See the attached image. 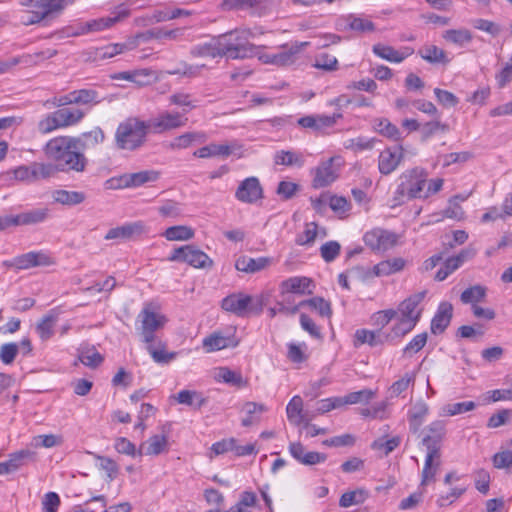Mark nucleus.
<instances>
[{
  "label": "nucleus",
  "mask_w": 512,
  "mask_h": 512,
  "mask_svg": "<svg viewBox=\"0 0 512 512\" xmlns=\"http://www.w3.org/2000/svg\"><path fill=\"white\" fill-rule=\"evenodd\" d=\"M415 381V375L413 373H406L399 380L395 381L389 388L391 397H398L404 391H406Z\"/></svg>",
  "instance_id": "0e129e2a"
},
{
  "label": "nucleus",
  "mask_w": 512,
  "mask_h": 512,
  "mask_svg": "<svg viewBox=\"0 0 512 512\" xmlns=\"http://www.w3.org/2000/svg\"><path fill=\"white\" fill-rule=\"evenodd\" d=\"M45 155L57 163L59 170L83 172L88 160L83 153L82 142L73 136H57L44 147Z\"/></svg>",
  "instance_id": "f257e3e1"
},
{
  "label": "nucleus",
  "mask_w": 512,
  "mask_h": 512,
  "mask_svg": "<svg viewBox=\"0 0 512 512\" xmlns=\"http://www.w3.org/2000/svg\"><path fill=\"white\" fill-rule=\"evenodd\" d=\"M336 157L322 161L312 170L314 175L312 185L314 188H324L329 186L338 178V169L334 166Z\"/></svg>",
  "instance_id": "a211bd4d"
},
{
  "label": "nucleus",
  "mask_w": 512,
  "mask_h": 512,
  "mask_svg": "<svg viewBox=\"0 0 512 512\" xmlns=\"http://www.w3.org/2000/svg\"><path fill=\"white\" fill-rule=\"evenodd\" d=\"M194 234V230L185 225L171 226L163 232V236L168 241H187L192 239Z\"/></svg>",
  "instance_id": "49530a36"
},
{
  "label": "nucleus",
  "mask_w": 512,
  "mask_h": 512,
  "mask_svg": "<svg viewBox=\"0 0 512 512\" xmlns=\"http://www.w3.org/2000/svg\"><path fill=\"white\" fill-rule=\"evenodd\" d=\"M53 264L51 257L43 251H31L15 257L10 266L19 270H26L37 266H49Z\"/></svg>",
  "instance_id": "aec40b11"
},
{
  "label": "nucleus",
  "mask_w": 512,
  "mask_h": 512,
  "mask_svg": "<svg viewBox=\"0 0 512 512\" xmlns=\"http://www.w3.org/2000/svg\"><path fill=\"white\" fill-rule=\"evenodd\" d=\"M340 251V243L334 240L328 241L320 247V255L327 263L334 261L339 256Z\"/></svg>",
  "instance_id": "774afa93"
},
{
  "label": "nucleus",
  "mask_w": 512,
  "mask_h": 512,
  "mask_svg": "<svg viewBox=\"0 0 512 512\" xmlns=\"http://www.w3.org/2000/svg\"><path fill=\"white\" fill-rule=\"evenodd\" d=\"M476 408V403L473 401L457 402L446 404L442 410L446 416H455L472 411Z\"/></svg>",
  "instance_id": "052dcab7"
},
{
  "label": "nucleus",
  "mask_w": 512,
  "mask_h": 512,
  "mask_svg": "<svg viewBox=\"0 0 512 512\" xmlns=\"http://www.w3.org/2000/svg\"><path fill=\"white\" fill-rule=\"evenodd\" d=\"M440 452L427 450L425 457L424 467L422 470L421 485H426L428 482L433 481L437 470L439 468Z\"/></svg>",
  "instance_id": "72a5a7b5"
},
{
  "label": "nucleus",
  "mask_w": 512,
  "mask_h": 512,
  "mask_svg": "<svg viewBox=\"0 0 512 512\" xmlns=\"http://www.w3.org/2000/svg\"><path fill=\"white\" fill-rule=\"evenodd\" d=\"M425 296L426 291H420L404 299L396 310L399 317L419 322L423 311L422 303Z\"/></svg>",
  "instance_id": "2eb2a0df"
},
{
  "label": "nucleus",
  "mask_w": 512,
  "mask_h": 512,
  "mask_svg": "<svg viewBox=\"0 0 512 512\" xmlns=\"http://www.w3.org/2000/svg\"><path fill=\"white\" fill-rule=\"evenodd\" d=\"M429 413V407L426 402L420 400L415 402L408 411V420L410 428L417 431L419 427L425 421L426 416Z\"/></svg>",
  "instance_id": "c9c22d12"
},
{
  "label": "nucleus",
  "mask_w": 512,
  "mask_h": 512,
  "mask_svg": "<svg viewBox=\"0 0 512 512\" xmlns=\"http://www.w3.org/2000/svg\"><path fill=\"white\" fill-rule=\"evenodd\" d=\"M233 152V147L229 144L210 143L194 151L193 156L206 159L212 157H229Z\"/></svg>",
  "instance_id": "2f4dec72"
},
{
  "label": "nucleus",
  "mask_w": 512,
  "mask_h": 512,
  "mask_svg": "<svg viewBox=\"0 0 512 512\" xmlns=\"http://www.w3.org/2000/svg\"><path fill=\"white\" fill-rule=\"evenodd\" d=\"M159 172L155 170H143L135 173H126L124 185H130V188L142 186L146 183L155 182L159 179Z\"/></svg>",
  "instance_id": "e433bc0d"
},
{
  "label": "nucleus",
  "mask_w": 512,
  "mask_h": 512,
  "mask_svg": "<svg viewBox=\"0 0 512 512\" xmlns=\"http://www.w3.org/2000/svg\"><path fill=\"white\" fill-rule=\"evenodd\" d=\"M250 37L249 30H234L219 35L217 38L221 57L235 60L254 56L256 46L249 42Z\"/></svg>",
  "instance_id": "20e7f679"
},
{
  "label": "nucleus",
  "mask_w": 512,
  "mask_h": 512,
  "mask_svg": "<svg viewBox=\"0 0 512 512\" xmlns=\"http://www.w3.org/2000/svg\"><path fill=\"white\" fill-rule=\"evenodd\" d=\"M83 144V151L88 147H94L102 143L105 139L104 132L101 128L96 127L89 132H85L81 137H77Z\"/></svg>",
  "instance_id": "bf43d9fd"
},
{
  "label": "nucleus",
  "mask_w": 512,
  "mask_h": 512,
  "mask_svg": "<svg viewBox=\"0 0 512 512\" xmlns=\"http://www.w3.org/2000/svg\"><path fill=\"white\" fill-rule=\"evenodd\" d=\"M221 307L238 317H247L251 314L259 315L262 312L263 300L261 296H251L239 292L223 298Z\"/></svg>",
  "instance_id": "423d86ee"
},
{
  "label": "nucleus",
  "mask_w": 512,
  "mask_h": 512,
  "mask_svg": "<svg viewBox=\"0 0 512 512\" xmlns=\"http://www.w3.org/2000/svg\"><path fill=\"white\" fill-rule=\"evenodd\" d=\"M309 45L308 42L295 43L292 45H283L280 51L272 54H263L259 59L264 64H271L275 66H288L293 64L298 54Z\"/></svg>",
  "instance_id": "f8f14e48"
},
{
  "label": "nucleus",
  "mask_w": 512,
  "mask_h": 512,
  "mask_svg": "<svg viewBox=\"0 0 512 512\" xmlns=\"http://www.w3.org/2000/svg\"><path fill=\"white\" fill-rule=\"evenodd\" d=\"M235 198L246 204H254L263 198V188L257 177L251 176L240 182Z\"/></svg>",
  "instance_id": "4468645a"
},
{
  "label": "nucleus",
  "mask_w": 512,
  "mask_h": 512,
  "mask_svg": "<svg viewBox=\"0 0 512 512\" xmlns=\"http://www.w3.org/2000/svg\"><path fill=\"white\" fill-rule=\"evenodd\" d=\"M303 401L300 396H294L286 407L287 418L290 423L299 425L303 421L302 416Z\"/></svg>",
  "instance_id": "8fccbe9b"
},
{
  "label": "nucleus",
  "mask_w": 512,
  "mask_h": 512,
  "mask_svg": "<svg viewBox=\"0 0 512 512\" xmlns=\"http://www.w3.org/2000/svg\"><path fill=\"white\" fill-rule=\"evenodd\" d=\"M298 306H309L310 308L318 311L322 317H328L331 315V306L329 302L321 297H314L308 300H303Z\"/></svg>",
  "instance_id": "680f3d73"
},
{
  "label": "nucleus",
  "mask_w": 512,
  "mask_h": 512,
  "mask_svg": "<svg viewBox=\"0 0 512 512\" xmlns=\"http://www.w3.org/2000/svg\"><path fill=\"white\" fill-rule=\"evenodd\" d=\"M396 316L397 311L394 309L380 310L371 315V324L377 327L376 331L382 332V329Z\"/></svg>",
  "instance_id": "4d7b16f0"
},
{
  "label": "nucleus",
  "mask_w": 512,
  "mask_h": 512,
  "mask_svg": "<svg viewBox=\"0 0 512 512\" xmlns=\"http://www.w3.org/2000/svg\"><path fill=\"white\" fill-rule=\"evenodd\" d=\"M52 199L62 205L75 206L84 202L86 196L80 191L59 189L52 192Z\"/></svg>",
  "instance_id": "58836bf2"
},
{
  "label": "nucleus",
  "mask_w": 512,
  "mask_h": 512,
  "mask_svg": "<svg viewBox=\"0 0 512 512\" xmlns=\"http://www.w3.org/2000/svg\"><path fill=\"white\" fill-rule=\"evenodd\" d=\"M79 360L87 367L96 368L103 362V356L95 347H87L80 351Z\"/></svg>",
  "instance_id": "5fc2aeb1"
},
{
  "label": "nucleus",
  "mask_w": 512,
  "mask_h": 512,
  "mask_svg": "<svg viewBox=\"0 0 512 512\" xmlns=\"http://www.w3.org/2000/svg\"><path fill=\"white\" fill-rule=\"evenodd\" d=\"M59 318L58 309L49 310L36 324V333L42 341H47L54 335V327Z\"/></svg>",
  "instance_id": "cd10ccee"
},
{
  "label": "nucleus",
  "mask_w": 512,
  "mask_h": 512,
  "mask_svg": "<svg viewBox=\"0 0 512 512\" xmlns=\"http://www.w3.org/2000/svg\"><path fill=\"white\" fill-rule=\"evenodd\" d=\"M342 118V113L337 112L332 115L312 114L300 117L297 124L305 129H310L316 134H325L329 129L334 127L339 119Z\"/></svg>",
  "instance_id": "ddd939ff"
},
{
  "label": "nucleus",
  "mask_w": 512,
  "mask_h": 512,
  "mask_svg": "<svg viewBox=\"0 0 512 512\" xmlns=\"http://www.w3.org/2000/svg\"><path fill=\"white\" fill-rule=\"evenodd\" d=\"M158 213L163 218L178 219L182 216L181 204L174 200H165L157 208Z\"/></svg>",
  "instance_id": "864d4df0"
},
{
  "label": "nucleus",
  "mask_w": 512,
  "mask_h": 512,
  "mask_svg": "<svg viewBox=\"0 0 512 512\" xmlns=\"http://www.w3.org/2000/svg\"><path fill=\"white\" fill-rule=\"evenodd\" d=\"M404 158V149L401 145L388 147L378 156V170L380 174L387 176L393 173Z\"/></svg>",
  "instance_id": "f3484780"
},
{
  "label": "nucleus",
  "mask_w": 512,
  "mask_h": 512,
  "mask_svg": "<svg viewBox=\"0 0 512 512\" xmlns=\"http://www.w3.org/2000/svg\"><path fill=\"white\" fill-rule=\"evenodd\" d=\"M150 133L147 122L137 117H129L120 122L115 131V145L118 149L134 151L140 148Z\"/></svg>",
  "instance_id": "7ed1b4c3"
},
{
  "label": "nucleus",
  "mask_w": 512,
  "mask_h": 512,
  "mask_svg": "<svg viewBox=\"0 0 512 512\" xmlns=\"http://www.w3.org/2000/svg\"><path fill=\"white\" fill-rule=\"evenodd\" d=\"M318 236L325 237V229H319L315 222H310L305 225L303 233L297 237L296 242L302 246L309 245L312 244Z\"/></svg>",
  "instance_id": "09e8293b"
},
{
  "label": "nucleus",
  "mask_w": 512,
  "mask_h": 512,
  "mask_svg": "<svg viewBox=\"0 0 512 512\" xmlns=\"http://www.w3.org/2000/svg\"><path fill=\"white\" fill-rule=\"evenodd\" d=\"M169 102L183 108L184 113L197 107L196 102L192 99L191 95L184 92H177L169 97Z\"/></svg>",
  "instance_id": "e2e57ef3"
},
{
  "label": "nucleus",
  "mask_w": 512,
  "mask_h": 512,
  "mask_svg": "<svg viewBox=\"0 0 512 512\" xmlns=\"http://www.w3.org/2000/svg\"><path fill=\"white\" fill-rule=\"evenodd\" d=\"M130 15V9L126 4H120L111 11L107 17H101L87 21L80 25L75 35H83L90 32H99L108 29Z\"/></svg>",
  "instance_id": "6e6552de"
},
{
  "label": "nucleus",
  "mask_w": 512,
  "mask_h": 512,
  "mask_svg": "<svg viewBox=\"0 0 512 512\" xmlns=\"http://www.w3.org/2000/svg\"><path fill=\"white\" fill-rule=\"evenodd\" d=\"M427 178L428 172L421 167H414L402 172L394 191V202L403 204L414 199H423Z\"/></svg>",
  "instance_id": "f03ea898"
},
{
  "label": "nucleus",
  "mask_w": 512,
  "mask_h": 512,
  "mask_svg": "<svg viewBox=\"0 0 512 512\" xmlns=\"http://www.w3.org/2000/svg\"><path fill=\"white\" fill-rule=\"evenodd\" d=\"M190 54L193 57H221L220 48L218 46V38L215 37L209 42L193 46L191 48Z\"/></svg>",
  "instance_id": "37998d69"
},
{
  "label": "nucleus",
  "mask_w": 512,
  "mask_h": 512,
  "mask_svg": "<svg viewBox=\"0 0 512 512\" xmlns=\"http://www.w3.org/2000/svg\"><path fill=\"white\" fill-rule=\"evenodd\" d=\"M22 226L36 225L43 223L49 216V209L46 207L33 208L20 213Z\"/></svg>",
  "instance_id": "c03bdc74"
},
{
  "label": "nucleus",
  "mask_w": 512,
  "mask_h": 512,
  "mask_svg": "<svg viewBox=\"0 0 512 512\" xmlns=\"http://www.w3.org/2000/svg\"><path fill=\"white\" fill-rule=\"evenodd\" d=\"M443 38L446 41L462 46L472 40V34L467 29H450L445 31Z\"/></svg>",
  "instance_id": "13d9d810"
},
{
  "label": "nucleus",
  "mask_w": 512,
  "mask_h": 512,
  "mask_svg": "<svg viewBox=\"0 0 512 512\" xmlns=\"http://www.w3.org/2000/svg\"><path fill=\"white\" fill-rule=\"evenodd\" d=\"M283 301L290 303L291 294L305 295L313 293V281L305 276H294L284 280L281 285Z\"/></svg>",
  "instance_id": "dca6fc26"
},
{
  "label": "nucleus",
  "mask_w": 512,
  "mask_h": 512,
  "mask_svg": "<svg viewBox=\"0 0 512 512\" xmlns=\"http://www.w3.org/2000/svg\"><path fill=\"white\" fill-rule=\"evenodd\" d=\"M74 100L76 105L94 106L101 102L99 93L94 89L74 90Z\"/></svg>",
  "instance_id": "3c124183"
},
{
  "label": "nucleus",
  "mask_w": 512,
  "mask_h": 512,
  "mask_svg": "<svg viewBox=\"0 0 512 512\" xmlns=\"http://www.w3.org/2000/svg\"><path fill=\"white\" fill-rule=\"evenodd\" d=\"M487 295V288L483 285L476 284L465 289L461 295L460 300L463 304H470L475 307L478 303L485 300Z\"/></svg>",
  "instance_id": "ea45409f"
},
{
  "label": "nucleus",
  "mask_w": 512,
  "mask_h": 512,
  "mask_svg": "<svg viewBox=\"0 0 512 512\" xmlns=\"http://www.w3.org/2000/svg\"><path fill=\"white\" fill-rule=\"evenodd\" d=\"M453 307L449 302H441L431 320V332L434 335L441 334L450 324Z\"/></svg>",
  "instance_id": "a878e982"
},
{
  "label": "nucleus",
  "mask_w": 512,
  "mask_h": 512,
  "mask_svg": "<svg viewBox=\"0 0 512 512\" xmlns=\"http://www.w3.org/2000/svg\"><path fill=\"white\" fill-rule=\"evenodd\" d=\"M72 0H22L21 5L28 7L21 13L20 22L29 26L41 22L49 14L62 10Z\"/></svg>",
  "instance_id": "39448f33"
},
{
  "label": "nucleus",
  "mask_w": 512,
  "mask_h": 512,
  "mask_svg": "<svg viewBox=\"0 0 512 512\" xmlns=\"http://www.w3.org/2000/svg\"><path fill=\"white\" fill-rule=\"evenodd\" d=\"M202 345L208 353L222 350L229 346V338L220 333H213L203 339Z\"/></svg>",
  "instance_id": "603ef678"
},
{
  "label": "nucleus",
  "mask_w": 512,
  "mask_h": 512,
  "mask_svg": "<svg viewBox=\"0 0 512 512\" xmlns=\"http://www.w3.org/2000/svg\"><path fill=\"white\" fill-rule=\"evenodd\" d=\"M167 322L166 317L154 310L151 304L143 307L137 316V331L143 343H154L157 339V331L162 329Z\"/></svg>",
  "instance_id": "0eeeda50"
},
{
  "label": "nucleus",
  "mask_w": 512,
  "mask_h": 512,
  "mask_svg": "<svg viewBox=\"0 0 512 512\" xmlns=\"http://www.w3.org/2000/svg\"><path fill=\"white\" fill-rule=\"evenodd\" d=\"M187 120L188 119L179 112L163 111L146 122L150 133L162 134L170 130L184 127Z\"/></svg>",
  "instance_id": "9d476101"
},
{
  "label": "nucleus",
  "mask_w": 512,
  "mask_h": 512,
  "mask_svg": "<svg viewBox=\"0 0 512 512\" xmlns=\"http://www.w3.org/2000/svg\"><path fill=\"white\" fill-rule=\"evenodd\" d=\"M171 262H184L195 268L211 267L213 261L210 257L193 245H184L173 250L168 257Z\"/></svg>",
  "instance_id": "1a4fd4ad"
},
{
  "label": "nucleus",
  "mask_w": 512,
  "mask_h": 512,
  "mask_svg": "<svg viewBox=\"0 0 512 512\" xmlns=\"http://www.w3.org/2000/svg\"><path fill=\"white\" fill-rule=\"evenodd\" d=\"M291 456L303 465H316L326 461L327 456L324 453L315 451H306L300 442H293L289 445Z\"/></svg>",
  "instance_id": "b1692460"
},
{
  "label": "nucleus",
  "mask_w": 512,
  "mask_h": 512,
  "mask_svg": "<svg viewBox=\"0 0 512 512\" xmlns=\"http://www.w3.org/2000/svg\"><path fill=\"white\" fill-rule=\"evenodd\" d=\"M384 339L382 338V332L368 329H357L353 337V345L358 348L364 344H368L370 347H376L382 345Z\"/></svg>",
  "instance_id": "c756f323"
},
{
  "label": "nucleus",
  "mask_w": 512,
  "mask_h": 512,
  "mask_svg": "<svg viewBox=\"0 0 512 512\" xmlns=\"http://www.w3.org/2000/svg\"><path fill=\"white\" fill-rule=\"evenodd\" d=\"M173 397L179 404L190 406L195 410H199L207 403L202 393L195 390H181Z\"/></svg>",
  "instance_id": "f704fd0d"
},
{
  "label": "nucleus",
  "mask_w": 512,
  "mask_h": 512,
  "mask_svg": "<svg viewBox=\"0 0 512 512\" xmlns=\"http://www.w3.org/2000/svg\"><path fill=\"white\" fill-rule=\"evenodd\" d=\"M368 497L369 492L364 488H359L343 493L339 499V505L343 508H348L352 505L364 503Z\"/></svg>",
  "instance_id": "de8ad7c7"
},
{
  "label": "nucleus",
  "mask_w": 512,
  "mask_h": 512,
  "mask_svg": "<svg viewBox=\"0 0 512 512\" xmlns=\"http://www.w3.org/2000/svg\"><path fill=\"white\" fill-rule=\"evenodd\" d=\"M313 66L320 70L332 72L338 69V60L333 55L328 53H321L316 57Z\"/></svg>",
  "instance_id": "338daca9"
},
{
  "label": "nucleus",
  "mask_w": 512,
  "mask_h": 512,
  "mask_svg": "<svg viewBox=\"0 0 512 512\" xmlns=\"http://www.w3.org/2000/svg\"><path fill=\"white\" fill-rule=\"evenodd\" d=\"M168 450V436L165 434H156L140 445L138 455L157 456Z\"/></svg>",
  "instance_id": "bb28decb"
},
{
  "label": "nucleus",
  "mask_w": 512,
  "mask_h": 512,
  "mask_svg": "<svg viewBox=\"0 0 512 512\" xmlns=\"http://www.w3.org/2000/svg\"><path fill=\"white\" fill-rule=\"evenodd\" d=\"M270 263V259L267 257L252 258L248 256H242L236 260L235 268L238 271L245 273H256L264 270Z\"/></svg>",
  "instance_id": "7c9ffc66"
},
{
  "label": "nucleus",
  "mask_w": 512,
  "mask_h": 512,
  "mask_svg": "<svg viewBox=\"0 0 512 512\" xmlns=\"http://www.w3.org/2000/svg\"><path fill=\"white\" fill-rule=\"evenodd\" d=\"M406 266V260L402 257H394L383 260L374 265L372 269L364 272L366 278L389 276L402 271Z\"/></svg>",
  "instance_id": "4be33fe9"
},
{
  "label": "nucleus",
  "mask_w": 512,
  "mask_h": 512,
  "mask_svg": "<svg viewBox=\"0 0 512 512\" xmlns=\"http://www.w3.org/2000/svg\"><path fill=\"white\" fill-rule=\"evenodd\" d=\"M274 163L276 165L301 168L305 164V156L301 152L280 150L274 155Z\"/></svg>",
  "instance_id": "473e14b6"
},
{
  "label": "nucleus",
  "mask_w": 512,
  "mask_h": 512,
  "mask_svg": "<svg viewBox=\"0 0 512 512\" xmlns=\"http://www.w3.org/2000/svg\"><path fill=\"white\" fill-rule=\"evenodd\" d=\"M428 335L426 332L415 335L412 340L403 348V354L412 357L418 353L427 343Z\"/></svg>",
  "instance_id": "69168bd1"
},
{
  "label": "nucleus",
  "mask_w": 512,
  "mask_h": 512,
  "mask_svg": "<svg viewBox=\"0 0 512 512\" xmlns=\"http://www.w3.org/2000/svg\"><path fill=\"white\" fill-rule=\"evenodd\" d=\"M372 52L375 56L383 60L398 64L411 56L414 53V49L411 47H403L400 50H396L390 45L377 43L373 45Z\"/></svg>",
  "instance_id": "5701e85b"
},
{
  "label": "nucleus",
  "mask_w": 512,
  "mask_h": 512,
  "mask_svg": "<svg viewBox=\"0 0 512 512\" xmlns=\"http://www.w3.org/2000/svg\"><path fill=\"white\" fill-rule=\"evenodd\" d=\"M256 494L250 491H244L240 495L239 501L228 509V512H250L249 508L256 505Z\"/></svg>",
  "instance_id": "6e6d98bb"
},
{
  "label": "nucleus",
  "mask_w": 512,
  "mask_h": 512,
  "mask_svg": "<svg viewBox=\"0 0 512 512\" xmlns=\"http://www.w3.org/2000/svg\"><path fill=\"white\" fill-rule=\"evenodd\" d=\"M426 434L422 439L423 446L426 450L440 452L441 442L446 434V423L443 420H435L431 422L425 430Z\"/></svg>",
  "instance_id": "412c9836"
},
{
  "label": "nucleus",
  "mask_w": 512,
  "mask_h": 512,
  "mask_svg": "<svg viewBox=\"0 0 512 512\" xmlns=\"http://www.w3.org/2000/svg\"><path fill=\"white\" fill-rule=\"evenodd\" d=\"M147 352L155 363L168 364L177 356L176 352H169L166 349V343L157 339L154 343L145 344Z\"/></svg>",
  "instance_id": "c85d7f7f"
},
{
  "label": "nucleus",
  "mask_w": 512,
  "mask_h": 512,
  "mask_svg": "<svg viewBox=\"0 0 512 512\" xmlns=\"http://www.w3.org/2000/svg\"><path fill=\"white\" fill-rule=\"evenodd\" d=\"M267 410L266 406L263 404H258L255 402H247L243 406L244 417L242 418V425L244 427H249L254 424H257L261 420V415Z\"/></svg>",
  "instance_id": "4c0bfd02"
},
{
  "label": "nucleus",
  "mask_w": 512,
  "mask_h": 512,
  "mask_svg": "<svg viewBox=\"0 0 512 512\" xmlns=\"http://www.w3.org/2000/svg\"><path fill=\"white\" fill-rule=\"evenodd\" d=\"M208 135L204 131H190L174 137L168 147L171 150H183L196 144H204Z\"/></svg>",
  "instance_id": "393cba45"
},
{
  "label": "nucleus",
  "mask_w": 512,
  "mask_h": 512,
  "mask_svg": "<svg viewBox=\"0 0 512 512\" xmlns=\"http://www.w3.org/2000/svg\"><path fill=\"white\" fill-rule=\"evenodd\" d=\"M215 379L218 382H224L238 388L245 387L247 381L244 380L240 372L233 371L227 367H220L215 372Z\"/></svg>",
  "instance_id": "a19ab883"
},
{
  "label": "nucleus",
  "mask_w": 512,
  "mask_h": 512,
  "mask_svg": "<svg viewBox=\"0 0 512 512\" xmlns=\"http://www.w3.org/2000/svg\"><path fill=\"white\" fill-rule=\"evenodd\" d=\"M399 236L389 230L374 228L363 236L366 246L375 252H386L398 244Z\"/></svg>",
  "instance_id": "9b49d317"
},
{
  "label": "nucleus",
  "mask_w": 512,
  "mask_h": 512,
  "mask_svg": "<svg viewBox=\"0 0 512 512\" xmlns=\"http://www.w3.org/2000/svg\"><path fill=\"white\" fill-rule=\"evenodd\" d=\"M147 231L148 229L143 221H134L109 229L104 239L126 241L138 237Z\"/></svg>",
  "instance_id": "6ab92c4d"
},
{
  "label": "nucleus",
  "mask_w": 512,
  "mask_h": 512,
  "mask_svg": "<svg viewBox=\"0 0 512 512\" xmlns=\"http://www.w3.org/2000/svg\"><path fill=\"white\" fill-rule=\"evenodd\" d=\"M56 112L64 128L77 125L86 115V112L80 108L64 107L56 110Z\"/></svg>",
  "instance_id": "79ce46f5"
},
{
  "label": "nucleus",
  "mask_w": 512,
  "mask_h": 512,
  "mask_svg": "<svg viewBox=\"0 0 512 512\" xmlns=\"http://www.w3.org/2000/svg\"><path fill=\"white\" fill-rule=\"evenodd\" d=\"M418 54L422 59L432 64L447 63L449 61L446 57L445 51L435 45L423 46L419 49Z\"/></svg>",
  "instance_id": "a18cd8bd"
}]
</instances>
